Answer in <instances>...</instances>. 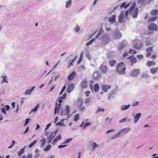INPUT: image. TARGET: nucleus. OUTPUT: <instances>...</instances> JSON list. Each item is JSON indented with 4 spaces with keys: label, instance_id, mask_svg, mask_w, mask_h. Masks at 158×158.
Segmentation results:
<instances>
[{
    "label": "nucleus",
    "instance_id": "51",
    "mask_svg": "<svg viewBox=\"0 0 158 158\" xmlns=\"http://www.w3.org/2000/svg\"><path fill=\"white\" fill-rule=\"evenodd\" d=\"M53 139L51 137H48L47 138V139L48 140V143H50L52 141Z\"/></svg>",
    "mask_w": 158,
    "mask_h": 158
},
{
    "label": "nucleus",
    "instance_id": "20",
    "mask_svg": "<svg viewBox=\"0 0 158 158\" xmlns=\"http://www.w3.org/2000/svg\"><path fill=\"white\" fill-rule=\"evenodd\" d=\"M70 108L68 105H66L65 108V115L68 116V118L70 117L69 115L70 113Z\"/></svg>",
    "mask_w": 158,
    "mask_h": 158
},
{
    "label": "nucleus",
    "instance_id": "32",
    "mask_svg": "<svg viewBox=\"0 0 158 158\" xmlns=\"http://www.w3.org/2000/svg\"><path fill=\"white\" fill-rule=\"evenodd\" d=\"M120 136V135L119 134L118 132L117 134L114 135L113 136L111 137L110 138V139L111 140H113L115 139L118 138Z\"/></svg>",
    "mask_w": 158,
    "mask_h": 158
},
{
    "label": "nucleus",
    "instance_id": "62",
    "mask_svg": "<svg viewBox=\"0 0 158 158\" xmlns=\"http://www.w3.org/2000/svg\"><path fill=\"white\" fill-rule=\"evenodd\" d=\"M51 126V123H49L46 126L45 131L47 130Z\"/></svg>",
    "mask_w": 158,
    "mask_h": 158
},
{
    "label": "nucleus",
    "instance_id": "17",
    "mask_svg": "<svg viewBox=\"0 0 158 158\" xmlns=\"http://www.w3.org/2000/svg\"><path fill=\"white\" fill-rule=\"evenodd\" d=\"M100 70L102 73H105L107 71V67L106 66L102 65L100 66Z\"/></svg>",
    "mask_w": 158,
    "mask_h": 158
},
{
    "label": "nucleus",
    "instance_id": "39",
    "mask_svg": "<svg viewBox=\"0 0 158 158\" xmlns=\"http://www.w3.org/2000/svg\"><path fill=\"white\" fill-rule=\"evenodd\" d=\"M104 109L102 107L98 108L96 112V113H98V112H99L100 111L103 112L104 111Z\"/></svg>",
    "mask_w": 158,
    "mask_h": 158
},
{
    "label": "nucleus",
    "instance_id": "5",
    "mask_svg": "<svg viewBox=\"0 0 158 158\" xmlns=\"http://www.w3.org/2000/svg\"><path fill=\"white\" fill-rule=\"evenodd\" d=\"M122 36L121 33L117 29H116L114 32L113 38L115 39H118L121 38Z\"/></svg>",
    "mask_w": 158,
    "mask_h": 158
},
{
    "label": "nucleus",
    "instance_id": "16",
    "mask_svg": "<svg viewBox=\"0 0 158 158\" xmlns=\"http://www.w3.org/2000/svg\"><path fill=\"white\" fill-rule=\"evenodd\" d=\"M143 44L142 43L139 42L136 44L134 46V48L136 49L140 50L143 47Z\"/></svg>",
    "mask_w": 158,
    "mask_h": 158
},
{
    "label": "nucleus",
    "instance_id": "28",
    "mask_svg": "<svg viewBox=\"0 0 158 158\" xmlns=\"http://www.w3.org/2000/svg\"><path fill=\"white\" fill-rule=\"evenodd\" d=\"M158 14V10H152L151 12V14L152 15L155 16Z\"/></svg>",
    "mask_w": 158,
    "mask_h": 158
},
{
    "label": "nucleus",
    "instance_id": "56",
    "mask_svg": "<svg viewBox=\"0 0 158 158\" xmlns=\"http://www.w3.org/2000/svg\"><path fill=\"white\" fill-rule=\"evenodd\" d=\"M102 29L101 28L100 29V30L99 32H98V33L97 35L96 36V38H98V36L100 35V34H101V33L102 32Z\"/></svg>",
    "mask_w": 158,
    "mask_h": 158
},
{
    "label": "nucleus",
    "instance_id": "29",
    "mask_svg": "<svg viewBox=\"0 0 158 158\" xmlns=\"http://www.w3.org/2000/svg\"><path fill=\"white\" fill-rule=\"evenodd\" d=\"M1 77L2 78V83H3L4 82L8 83L7 80V77L5 75H4V76H2Z\"/></svg>",
    "mask_w": 158,
    "mask_h": 158
},
{
    "label": "nucleus",
    "instance_id": "50",
    "mask_svg": "<svg viewBox=\"0 0 158 158\" xmlns=\"http://www.w3.org/2000/svg\"><path fill=\"white\" fill-rule=\"evenodd\" d=\"M125 47V45L124 44H122L121 45L119 46L118 48V50L119 51L121 50L123 48Z\"/></svg>",
    "mask_w": 158,
    "mask_h": 158
},
{
    "label": "nucleus",
    "instance_id": "14",
    "mask_svg": "<svg viewBox=\"0 0 158 158\" xmlns=\"http://www.w3.org/2000/svg\"><path fill=\"white\" fill-rule=\"evenodd\" d=\"M93 76L94 79H98L100 78L101 74L100 72L96 71L94 73Z\"/></svg>",
    "mask_w": 158,
    "mask_h": 158
},
{
    "label": "nucleus",
    "instance_id": "64",
    "mask_svg": "<svg viewBox=\"0 0 158 158\" xmlns=\"http://www.w3.org/2000/svg\"><path fill=\"white\" fill-rule=\"evenodd\" d=\"M26 158H32V154L30 153L27 154Z\"/></svg>",
    "mask_w": 158,
    "mask_h": 158
},
{
    "label": "nucleus",
    "instance_id": "46",
    "mask_svg": "<svg viewBox=\"0 0 158 158\" xmlns=\"http://www.w3.org/2000/svg\"><path fill=\"white\" fill-rule=\"evenodd\" d=\"M116 62L115 60H112L109 61V64L111 66H112Z\"/></svg>",
    "mask_w": 158,
    "mask_h": 158
},
{
    "label": "nucleus",
    "instance_id": "25",
    "mask_svg": "<svg viewBox=\"0 0 158 158\" xmlns=\"http://www.w3.org/2000/svg\"><path fill=\"white\" fill-rule=\"evenodd\" d=\"M61 138V137L60 135H58L54 139L52 143V144L56 143L57 141L59 140Z\"/></svg>",
    "mask_w": 158,
    "mask_h": 158
},
{
    "label": "nucleus",
    "instance_id": "27",
    "mask_svg": "<svg viewBox=\"0 0 158 158\" xmlns=\"http://www.w3.org/2000/svg\"><path fill=\"white\" fill-rule=\"evenodd\" d=\"M40 142H41L40 147L41 148H43L46 143V139L44 138H43L42 139L40 140Z\"/></svg>",
    "mask_w": 158,
    "mask_h": 158
},
{
    "label": "nucleus",
    "instance_id": "52",
    "mask_svg": "<svg viewBox=\"0 0 158 158\" xmlns=\"http://www.w3.org/2000/svg\"><path fill=\"white\" fill-rule=\"evenodd\" d=\"M53 139L51 137H48L47 138V139L48 140V143H50L52 141Z\"/></svg>",
    "mask_w": 158,
    "mask_h": 158
},
{
    "label": "nucleus",
    "instance_id": "18",
    "mask_svg": "<svg viewBox=\"0 0 158 158\" xmlns=\"http://www.w3.org/2000/svg\"><path fill=\"white\" fill-rule=\"evenodd\" d=\"M131 105L130 104L128 105H122L120 106V110L122 111H124L125 110H127L130 107Z\"/></svg>",
    "mask_w": 158,
    "mask_h": 158
},
{
    "label": "nucleus",
    "instance_id": "43",
    "mask_svg": "<svg viewBox=\"0 0 158 158\" xmlns=\"http://www.w3.org/2000/svg\"><path fill=\"white\" fill-rule=\"evenodd\" d=\"M37 142V140H35L33 142H32V143H31L29 145V148H31L33 146H34L36 143Z\"/></svg>",
    "mask_w": 158,
    "mask_h": 158
},
{
    "label": "nucleus",
    "instance_id": "6",
    "mask_svg": "<svg viewBox=\"0 0 158 158\" xmlns=\"http://www.w3.org/2000/svg\"><path fill=\"white\" fill-rule=\"evenodd\" d=\"M82 100L81 98H79L77 103V106L80 110L82 111L85 109V106H82Z\"/></svg>",
    "mask_w": 158,
    "mask_h": 158
},
{
    "label": "nucleus",
    "instance_id": "47",
    "mask_svg": "<svg viewBox=\"0 0 158 158\" xmlns=\"http://www.w3.org/2000/svg\"><path fill=\"white\" fill-rule=\"evenodd\" d=\"M158 18V17L156 16V17H152L149 20V21L150 22H154V21H156V20H157V19Z\"/></svg>",
    "mask_w": 158,
    "mask_h": 158
},
{
    "label": "nucleus",
    "instance_id": "36",
    "mask_svg": "<svg viewBox=\"0 0 158 158\" xmlns=\"http://www.w3.org/2000/svg\"><path fill=\"white\" fill-rule=\"evenodd\" d=\"M58 131V130H56L54 132H52L50 136H49L50 137H51L52 139H53L54 137L55 136L57 132Z\"/></svg>",
    "mask_w": 158,
    "mask_h": 158
},
{
    "label": "nucleus",
    "instance_id": "1",
    "mask_svg": "<svg viewBox=\"0 0 158 158\" xmlns=\"http://www.w3.org/2000/svg\"><path fill=\"white\" fill-rule=\"evenodd\" d=\"M136 3L134 2H133L132 6L129 9V13L131 15L133 18H136L138 12V9L137 8L135 9L136 6Z\"/></svg>",
    "mask_w": 158,
    "mask_h": 158
},
{
    "label": "nucleus",
    "instance_id": "34",
    "mask_svg": "<svg viewBox=\"0 0 158 158\" xmlns=\"http://www.w3.org/2000/svg\"><path fill=\"white\" fill-rule=\"evenodd\" d=\"M32 92L30 89L27 90L26 91L23 93V94L24 95H30L31 94Z\"/></svg>",
    "mask_w": 158,
    "mask_h": 158
},
{
    "label": "nucleus",
    "instance_id": "60",
    "mask_svg": "<svg viewBox=\"0 0 158 158\" xmlns=\"http://www.w3.org/2000/svg\"><path fill=\"white\" fill-rule=\"evenodd\" d=\"M149 76L148 74L143 73L142 75V77L143 78L148 77Z\"/></svg>",
    "mask_w": 158,
    "mask_h": 158
},
{
    "label": "nucleus",
    "instance_id": "15",
    "mask_svg": "<svg viewBox=\"0 0 158 158\" xmlns=\"http://www.w3.org/2000/svg\"><path fill=\"white\" fill-rule=\"evenodd\" d=\"M141 116V113H138L136 114L134 116V123H136L139 120V119Z\"/></svg>",
    "mask_w": 158,
    "mask_h": 158
},
{
    "label": "nucleus",
    "instance_id": "7",
    "mask_svg": "<svg viewBox=\"0 0 158 158\" xmlns=\"http://www.w3.org/2000/svg\"><path fill=\"white\" fill-rule=\"evenodd\" d=\"M131 130V128L127 127L121 130L118 132L120 136H122L125 134L127 133Z\"/></svg>",
    "mask_w": 158,
    "mask_h": 158
},
{
    "label": "nucleus",
    "instance_id": "10",
    "mask_svg": "<svg viewBox=\"0 0 158 158\" xmlns=\"http://www.w3.org/2000/svg\"><path fill=\"white\" fill-rule=\"evenodd\" d=\"M118 21L120 23H123L125 22L124 14L123 11L121 12L118 17Z\"/></svg>",
    "mask_w": 158,
    "mask_h": 158
},
{
    "label": "nucleus",
    "instance_id": "35",
    "mask_svg": "<svg viewBox=\"0 0 158 158\" xmlns=\"http://www.w3.org/2000/svg\"><path fill=\"white\" fill-rule=\"evenodd\" d=\"M129 5L130 4H128L126 5L125 2H123L120 6V8H122L123 7H124L125 9H126L129 6Z\"/></svg>",
    "mask_w": 158,
    "mask_h": 158
},
{
    "label": "nucleus",
    "instance_id": "58",
    "mask_svg": "<svg viewBox=\"0 0 158 158\" xmlns=\"http://www.w3.org/2000/svg\"><path fill=\"white\" fill-rule=\"evenodd\" d=\"M126 118H124L121 120H120L119 122L120 123H123L125 122L126 121Z\"/></svg>",
    "mask_w": 158,
    "mask_h": 158
},
{
    "label": "nucleus",
    "instance_id": "55",
    "mask_svg": "<svg viewBox=\"0 0 158 158\" xmlns=\"http://www.w3.org/2000/svg\"><path fill=\"white\" fill-rule=\"evenodd\" d=\"M129 13V9L126 11L125 14V17L127 19V17Z\"/></svg>",
    "mask_w": 158,
    "mask_h": 158
},
{
    "label": "nucleus",
    "instance_id": "37",
    "mask_svg": "<svg viewBox=\"0 0 158 158\" xmlns=\"http://www.w3.org/2000/svg\"><path fill=\"white\" fill-rule=\"evenodd\" d=\"M74 31L75 32H77L80 30V27L78 25H76L74 28Z\"/></svg>",
    "mask_w": 158,
    "mask_h": 158
},
{
    "label": "nucleus",
    "instance_id": "54",
    "mask_svg": "<svg viewBox=\"0 0 158 158\" xmlns=\"http://www.w3.org/2000/svg\"><path fill=\"white\" fill-rule=\"evenodd\" d=\"M139 104V102H138V101H137V102H134L132 105V106H137Z\"/></svg>",
    "mask_w": 158,
    "mask_h": 158
},
{
    "label": "nucleus",
    "instance_id": "44",
    "mask_svg": "<svg viewBox=\"0 0 158 158\" xmlns=\"http://www.w3.org/2000/svg\"><path fill=\"white\" fill-rule=\"evenodd\" d=\"M114 98L113 96V94H108V98L109 100H111L112 99H113Z\"/></svg>",
    "mask_w": 158,
    "mask_h": 158
},
{
    "label": "nucleus",
    "instance_id": "45",
    "mask_svg": "<svg viewBox=\"0 0 158 158\" xmlns=\"http://www.w3.org/2000/svg\"><path fill=\"white\" fill-rule=\"evenodd\" d=\"M72 140V138H69L67 139H66L64 141L63 143V144L68 143Z\"/></svg>",
    "mask_w": 158,
    "mask_h": 158
},
{
    "label": "nucleus",
    "instance_id": "8",
    "mask_svg": "<svg viewBox=\"0 0 158 158\" xmlns=\"http://www.w3.org/2000/svg\"><path fill=\"white\" fill-rule=\"evenodd\" d=\"M91 83H93V81H90L91 84L90 85V89L92 90V91H93V89H94L95 92H97L99 89V84L98 83H97L95 84L93 87V85L91 84Z\"/></svg>",
    "mask_w": 158,
    "mask_h": 158
},
{
    "label": "nucleus",
    "instance_id": "63",
    "mask_svg": "<svg viewBox=\"0 0 158 158\" xmlns=\"http://www.w3.org/2000/svg\"><path fill=\"white\" fill-rule=\"evenodd\" d=\"M137 57L139 60L142 59L143 58V56L142 55H137Z\"/></svg>",
    "mask_w": 158,
    "mask_h": 158
},
{
    "label": "nucleus",
    "instance_id": "26",
    "mask_svg": "<svg viewBox=\"0 0 158 158\" xmlns=\"http://www.w3.org/2000/svg\"><path fill=\"white\" fill-rule=\"evenodd\" d=\"M158 70V67L152 68L150 69L151 73L154 74L157 73Z\"/></svg>",
    "mask_w": 158,
    "mask_h": 158
},
{
    "label": "nucleus",
    "instance_id": "48",
    "mask_svg": "<svg viewBox=\"0 0 158 158\" xmlns=\"http://www.w3.org/2000/svg\"><path fill=\"white\" fill-rule=\"evenodd\" d=\"M129 52L130 54H135L136 53V52L133 49H130Z\"/></svg>",
    "mask_w": 158,
    "mask_h": 158
},
{
    "label": "nucleus",
    "instance_id": "9",
    "mask_svg": "<svg viewBox=\"0 0 158 158\" xmlns=\"http://www.w3.org/2000/svg\"><path fill=\"white\" fill-rule=\"evenodd\" d=\"M148 28L150 30H154L155 31H158L157 25L154 23L149 24L148 25Z\"/></svg>",
    "mask_w": 158,
    "mask_h": 158
},
{
    "label": "nucleus",
    "instance_id": "24",
    "mask_svg": "<svg viewBox=\"0 0 158 158\" xmlns=\"http://www.w3.org/2000/svg\"><path fill=\"white\" fill-rule=\"evenodd\" d=\"M72 0H68L65 2V7L66 8H69L71 7L72 5Z\"/></svg>",
    "mask_w": 158,
    "mask_h": 158
},
{
    "label": "nucleus",
    "instance_id": "21",
    "mask_svg": "<svg viewBox=\"0 0 158 158\" xmlns=\"http://www.w3.org/2000/svg\"><path fill=\"white\" fill-rule=\"evenodd\" d=\"M147 65L148 67H150L151 66H152L156 65V63L154 61H148L146 64Z\"/></svg>",
    "mask_w": 158,
    "mask_h": 158
},
{
    "label": "nucleus",
    "instance_id": "4",
    "mask_svg": "<svg viewBox=\"0 0 158 158\" xmlns=\"http://www.w3.org/2000/svg\"><path fill=\"white\" fill-rule=\"evenodd\" d=\"M140 73V71L139 69H133L130 73V75L132 77H137Z\"/></svg>",
    "mask_w": 158,
    "mask_h": 158
},
{
    "label": "nucleus",
    "instance_id": "38",
    "mask_svg": "<svg viewBox=\"0 0 158 158\" xmlns=\"http://www.w3.org/2000/svg\"><path fill=\"white\" fill-rule=\"evenodd\" d=\"M38 107H39V103H38L37 105L33 109H32L31 112H33L34 113H35L37 111V108Z\"/></svg>",
    "mask_w": 158,
    "mask_h": 158
},
{
    "label": "nucleus",
    "instance_id": "22",
    "mask_svg": "<svg viewBox=\"0 0 158 158\" xmlns=\"http://www.w3.org/2000/svg\"><path fill=\"white\" fill-rule=\"evenodd\" d=\"M115 17L116 16L115 15H113L112 17L109 18L108 19L109 21L112 23H114L116 20Z\"/></svg>",
    "mask_w": 158,
    "mask_h": 158
},
{
    "label": "nucleus",
    "instance_id": "2",
    "mask_svg": "<svg viewBox=\"0 0 158 158\" xmlns=\"http://www.w3.org/2000/svg\"><path fill=\"white\" fill-rule=\"evenodd\" d=\"M116 70L119 74L123 75L125 74L126 67L123 62L120 63L117 65Z\"/></svg>",
    "mask_w": 158,
    "mask_h": 158
},
{
    "label": "nucleus",
    "instance_id": "11",
    "mask_svg": "<svg viewBox=\"0 0 158 158\" xmlns=\"http://www.w3.org/2000/svg\"><path fill=\"white\" fill-rule=\"evenodd\" d=\"M74 87V84L72 83L68 85L67 89V92L68 93H69L73 91Z\"/></svg>",
    "mask_w": 158,
    "mask_h": 158
},
{
    "label": "nucleus",
    "instance_id": "23",
    "mask_svg": "<svg viewBox=\"0 0 158 158\" xmlns=\"http://www.w3.org/2000/svg\"><path fill=\"white\" fill-rule=\"evenodd\" d=\"M77 57V56H76L72 60H70L68 62V68H69L71 66L73 65V63L75 59Z\"/></svg>",
    "mask_w": 158,
    "mask_h": 158
},
{
    "label": "nucleus",
    "instance_id": "42",
    "mask_svg": "<svg viewBox=\"0 0 158 158\" xmlns=\"http://www.w3.org/2000/svg\"><path fill=\"white\" fill-rule=\"evenodd\" d=\"M79 114H77L75 116L74 118V120L75 121H77L79 119Z\"/></svg>",
    "mask_w": 158,
    "mask_h": 158
},
{
    "label": "nucleus",
    "instance_id": "13",
    "mask_svg": "<svg viewBox=\"0 0 158 158\" xmlns=\"http://www.w3.org/2000/svg\"><path fill=\"white\" fill-rule=\"evenodd\" d=\"M127 59H130L131 65H132L134 64L135 63L137 62L136 58L134 57V56H130L128 57Z\"/></svg>",
    "mask_w": 158,
    "mask_h": 158
},
{
    "label": "nucleus",
    "instance_id": "3",
    "mask_svg": "<svg viewBox=\"0 0 158 158\" xmlns=\"http://www.w3.org/2000/svg\"><path fill=\"white\" fill-rule=\"evenodd\" d=\"M101 40L102 43L104 44H108L110 40L109 35L107 33L104 34L102 35Z\"/></svg>",
    "mask_w": 158,
    "mask_h": 158
},
{
    "label": "nucleus",
    "instance_id": "40",
    "mask_svg": "<svg viewBox=\"0 0 158 158\" xmlns=\"http://www.w3.org/2000/svg\"><path fill=\"white\" fill-rule=\"evenodd\" d=\"M99 145L97 144L94 142H93V144L92 145V146L93 149H94L96 148L99 147Z\"/></svg>",
    "mask_w": 158,
    "mask_h": 158
},
{
    "label": "nucleus",
    "instance_id": "33",
    "mask_svg": "<svg viewBox=\"0 0 158 158\" xmlns=\"http://www.w3.org/2000/svg\"><path fill=\"white\" fill-rule=\"evenodd\" d=\"M87 82L86 80H84L81 84V86L83 88H85L87 87Z\"/></svg>",
    "mask_w": 158,
    "mask_h": 158
},
{
    "label": "nucleus",
    "instance_id": "61",
    "mask_svg": "<svg viewBox=\"0 0 158 158\" xmlns=\"http://www.w3.org/2000/svg\"><path fill=\"white\" fill-rule=\"evenodd\" d=\"M152 48H149L147 49V52H152Z\"/></svg>",
    "mask_w": 158,
    "mask_h": 158
},
{
    "label": "nucleus",
    "instance_id": "41",
    "mask_svg": "<svg viewBox=\"0 0 158 158\" xmlns=\"http://www.w3.org/2000/svg\"><path fill=\"white\" fill-rule=\"evenodd\" d=\"M56 125L57 126H63L64 127H65V124H64L63 123H62V122H58L56 124Z\"/></svg>",
    "mask_w": 158,
    "mask_h": 158
},
{
    "label": "nucleus",
    "instance_id": "59",
    "mask_svg": "<svg viewBox=\"0 0 158 158\" xmlns=\"http://www.w3.org/2000/svg\"><path fill=\"white\" fill-rule=\"evenodd\" d=\"M30 120V118H27L26 119L25 121V123L24 124L25 126L26 125L28 124V123H29Z\"/></svg>",
    "mask_w": 158,
    "mask_h": 158
},
{
    "label": "nucleus",
    "instance_id": "53",
    "mask_svg": "<svg viewBox=\"0 0 158 158\" xmlns=\"http://www.w3.org/2000/svg\"><path fill=\"white\" fill-rule=\"evenodd\" d=\"M66 96V94H65L63 95V96H61L60 98H59V100H63L64 99Z\"/></svg>",
    "mask_w": 158,
    "mask_h": 158
},
{
    "label": "nucleus",
    "instance_id": "30",
    "mask_svg": "<svg viewBox=\"0 0 158 158\" xmlns=\"http://www.w3.org/2000/svg\"><path fill=\"white\" fill-rule=\"evenodd\" d=\"M51 147V145L48 144L44 148V152H48L50 149Z\"/></svg>",
    "mask_w": 158,
    "mask_h": 158
},
{
    "label": "nucleus",
    "instance_id": "49",
    "mask_svg": "<svg viewBox=\"0 0 158 158\" xmlns=\"http://www.w3.org/2000/svg\"><path fill=\"white\" fill-rule=\"evenodd\" d=\"M91 124V123H89V122H87V123H86L85 124V125H84V126L83 127V128L84 129H85L86 127H88V126H89Z\"/></svg>",
    "mask_w": 158,
    "mask_h": 158
},
{
    "label": "nucleus",
    "instance_id": "31",
    "mask_svg": "<svg viewBox=\"0 0 158 158\" xmlns=\"http://www.w3.org/2000/svg\"><path fill=\"white\" fill-rule=\"evenodd\" d=\"M25 147H24L23 148L20 150L18 154L19 156H20L24 152Z\"/></svg>",
    "mask_w": 158,
    "mask_h": 158
},
{
    "label": "nucleus",
    "instance_id": "19",
    "mask_svg": "<svg viewBox=\"0 0 158 158\" xmlns=\"http://www.w3.org/2000/svg\"><path fill=\"white\" fill-rule=\"evenodd\" d=\"M76 73L75 72H72L69 75L68 77V79L69 81H71L75 77Z\"/></svg>",
    "mask_w": 158,
    "mask_h": 158
},
{
    "label": "nucleus",
    "instance_id": "57",
    "mask_svg": "<svg viewBox=\"0 0 158 158\" xmlns=\"http://www.w3.org/2000/svg\"><path fill=\"white\" fill-rule=\"evenodd\" d=\"M57 111H58V107H57V103H56L55 107V110H54V114H56ZM57 112H58H58L57 111Z\"/></svg>",
    "mask_w": 158,
    "mask_h": 158
},
{
    "label": "nucleus",
    "instance_id": "12",
    "mask_svg": "<svg viewBox=\"0 0 158 158\" xmlns=\"http://www.w3.org/2000/svg\"><path fill=\"white\" fill-rule=\"evenodd\" d=\"M111 86L110 85H102V90L105 92H107L108 90L111 89Z\"/></svg>",
    "mask_w": 158,
    "mask_h": 158
}]
</instances>
